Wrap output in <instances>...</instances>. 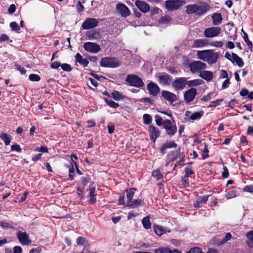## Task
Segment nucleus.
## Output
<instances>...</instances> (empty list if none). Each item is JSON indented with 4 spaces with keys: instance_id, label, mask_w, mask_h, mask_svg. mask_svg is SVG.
Segmentation results:
<instances>
[{
    "instance_id": "20",
    "label": "nucleus",
    "mask_w": 253,
    "mask_h": 253,
    "mask_svg": "<svg viewBox=\"0 0 253 253\" xmlns=\"http://www.w3.org/2000/svg\"><path fill=\"white\" fill-rule=\"evenodd\" d=\"M95 189H96V187H95V186L93 185V184L90 185L89 186V194L90 199L88 201V202L90 204H93L96 201V194L95 192Z\"/></svg>"
},
{
    "instance_id": "50",
    "label": "nucleus",
    "mask_w": 253,
    "mask_h": 253,
    "mask_svg": "<svg viewBox=\"0 0 253 253\" xmlns=\"http://www.w3.org/2000/svg\"><path fill=\"white\" fill-rule=\"evenodd\" d=\"M231 238V234L229 233H227L225 236V237L220 242L218 243V245H221L225 242L229 241Z\"/></svg>"
},
{
    "instance_id": "22",
    "label": "nucleus",
    "mask_w": 253,
    "mask_h": 253,
    "mask_svg": "<svg viewBox=\"0 0 253 253\" xmlns=\"http://www.w3.org/2000/svg\"><path fill=\"white\" fill-rule=\"evenodd\" d=\"M143 201L141 199H135L131 201L129 203H127L126 206L129 208H135L140 206H143Z\"/></svg>"
},
{
    "instance_id": "41",
    "label": "nucleus",
    "mask_w": 253,
    "mask_h": 253,
    "mask_svg": "<svg viewBox=\"0 0 253 253\" xmlns=\"http://www.w3.org/2000/svg\"><path fill=\"white\" fill-rule=\"evenodd\" d=\"M202 153H203V155H202V156H203L202 159H203L204 160L209 157V155H208L209 150L208 149V145H207V144H204V148L203 150Z\"/></svg>"
},
{
    "instance_id": "35",
    "label": "nucleus",
    "mask_w": 253,
    "mask_h": 253,
    "mask_svg": "<svg viewBox=\"0 0 253 253\" xmlns=\"http://www.w3.org/2000/svg\"><path fill=\"white\" fill-rule=\"evenodd\" d=\"M142 223L144 228L148 229L151 226V223L150 221V216H146L142 220Z\"/></svg>"
},
{
    "instance_id": "52",
    "label": "nucleus",
    "mask_w": 253,
    "mask_h": 253,
    "mask_svg": "<svg viewBox=\"0 0 253 253\" xmlns=\"http://www.w3.org/2000/svg\"><path fill=\"white\" fill-rule=\"evenodd\" d=\"M244 33V36H243V38H244V41L245 42H246L247 44L248 45H251V43L252 42H251L249 38H248V36L247 35V34L243 30H242Z\"/></svg>"
},
{
    "instance_id": "12",
    "label": "nucleus",
    "mask_w": 253,
    "mask_h": 253,
    "mask_svg": "<svg viewBox=\"0 0 253 253\" xmlns=\"http://www.w3.org/2000/svg\"><path fill=\"white\" fill-rule=\"evenodd\" d=\"M186 84V79L184 78L176 79L172 84V87L176 90H182Z\"/></svg>"
},
{
    "instance_id": "4",
    "label": "nucleus",
    "mask_w": 253,
    "mask_h": 253,
    "mask_svg": "<svg viewBox=\"0 0 253 253\" xmlns=\"http://www.w3.org/2000/svg\"><path fill=\"white\" fill-rule=\"evenodd\" d=\"M120 63L118 60L111 57H105L101 59L100 65L102 67L116 68L119 66Z\"/></svg>"
},
{
    "instance_id": "64",
    "label": "nucleus",
    "mask_w": 253,
    "mask_h": 253,
    "mask_svg": "<svg viewBox=\"0 0 253 253\" xmlns=\"http://www.w3.org/2000/svg\"><path fill=\"white\" fill-rule=\"evenodd\" d=\"M246 236L248 239L253 241V231L248 232L247 233Z\"/></svg>"
},
{
    "instance_id": "37",
    "label": "nucleus",
    "mask_w": 253,
    "mask_h": 253,
    "mask_svg": "<svg viewBox=\"0 0 253 253\" xmlns=\"http://www.w3.org/2000/svg\"><path fill=\"white\" fill-rule=\"evenodd\" d=\"M112 96L113 99L116 101H118L124 98V96L121 94L119 91L116 90H113L112 92Z\"/></svg>"
},
{
    "instance_id": "6",
    "label": "nucleus",
    "mask_w": 253,
    "mask_h": 253,
    "mask_svg": "<svg viewBox=\"0 0 253 253\" xmlns=\"http://www.w3.org/2000/svg\"><path fill=\"white\" fill-rule=\"evenodd\" d=\"M221 32V29L218 27H212L205 30L204 35L207 38H213L218 36Z\"/></svg>"
},
{
    "instance_id": "60",
    "label": "nucleus",
    "mask_w": 253,
    "mask_h": 253,
    "mask_svg": "<svg viewBox=\"0 0 253 253\" xmlns=\"http://www.w3.org/2000/svg\"><path fill=\"white\" fill-rule=\"evenodd\" d=\"M16 68L17 70H18L21 74H25L26 72V70H25V69L20 65H17Z\"/></svg>"
},
{
    "instance_id": "14",
    "label": "nucleus",
    "mask_w": 253,
    "mask_h": 253,
    "mask_svg": "<svg viewBox=\"0 0 253 253\" xmlns=\"http://www.w3.org/2000/svg\"><path fill=\"white\" fill-rule=\"evenodd\" d=\"M219 53L218 52H214L212 50H210V52L208 54L207 58L206 59V61L208 62L209 64H212L216 63L218 57Z\"/></svg>"
},
{
    "instance_id": "44",
    "label": "nucleus",
    "mask_w": 253,
    "mask_h": 253,
    "mask_svg": "<svg viewBox=\"0 0 253 253\" xmlns=\"http://www.w3.org/2000/svg\"><path fill=\"white\" fill-rule=\"evenodd\" d=\"M61 67L63 70L66 72H70L72 70L71 66L67 63H64L61 65Z\"/></svg>"
},
{
    "instance_id": "5",
    "label": "nucleus",
    "mask_w": 253,
    "mask_h": 253,
    "mask_svg": "<svg viewBox=\"0 0 253 253\" xmlns=\"http://www.w3.org/2000/svg\"><path fill=\"white\" fill-rule=\"evenodd\" d=\"M185 4V1L182 0H168L166 1V7L169 10H173Z\"/></svg>"
},
{
    "instance_id": "61",
    "label": "nucleus",
    "mask_w": 253,
    "mask_h": 253,
    "mask_svg": "<svg viewBox=\"0 0 253 253\" xmlns=\"http://www.w3.org/2000/svg\"><path fill=\"white\" fill-rule=\"evenodd\" d=\"M22 249L20 246H15L13 248V253H21Z\"/></svg>"
},
{
    "instance_id": "53",
    "label": "nucleus",
    "mask_w": 253,
    "mask_h": 253,
    "mask_svg": "<svg viewBox=\"0 0 253 253\" xmlns=\"http://www.w3.org/2000/svg\"><path fill=\"white\" fill-rule=\"evenodd\" d=\"M108 132L112 134L114 132L115 129L114 125L112 123H109L108 125Z\"/></svg>"
},
{
    "instance_id": "24",
    "label": "nucleus",
    "mask_w": 253,
    "mask_h": 253,
    "mask_svg": "<svg viewBox=\"0 0 253 253\" xmlns=\"http://www.w3.org/2000/svg\"><path fill=\"white\" fill-rule=\"evenodd\" d=\"M210 50L211 49L198 51L197 53L198 58L206 61V59L207 58L208 54L210 52Z\"/></svg>"
},
{
    "instance_id": "27",
    "label": "nucleus",
    "mask_w": 253,
    "mask_h": 253,
    "mask_svg": "<svg viewBox=\"0 0 253 253\" xmlns=\"http://www.w3.org/2000/svg\"><path fill=\"white\" fill-rule=\"evenodd\" d=\"M211 17L213 21V24L214 25H218L222 22V18L221 14L219 13H213Z\"/></svg>"
},
{
    "instance_id": "55",
    "label": "nucleus",
    "mask_w": 253,
    "mask_h": 253,
    "mask_svg": "<svg viewBox=\"0 0 253 253\" xmlns=\"http://www.w3.org/2000/svg\"><path fill=\"white\" fill-rule=\"evenodd\" d=\"M219 78L220 79H227L228 78V74L225 70H222L220 71Z\"/></svg>"
},
{
    "instance_id": "23",
    "label": "nucleus",
    "mask_w": 253,
    "mask_h": 253,
    "mask_svg": "<svg viewBox=\"0 0 253 253\" xmlns=\"http://www.w3.org/2000/svg\"><path fill=\"white\" fill-rule=\"evenodd\" d=\"M204 83V82L201 79H194L193 80H190L186 82V85L188 87H193L197 86L200 85H201Z\"/></svg>"
},
{
    "instance_id": "62",
    "label": "nucleus",
    "mask_w": 253,
    "mask_h": 253,
    "mask_svg": "<svg viewBox=\"0 0 253 253\" xmlns=\"http://www.w3.org/2000/svg\"><path fill=\"white\" fill-rule=\"evenodd\" d=\"M244 191L248 192H253V186H246L244 188Z\"/></svg>"
},
{
    "instance_id": "17",
    "label": "nucleus",
    "mask_w": 253,
    "mask_h": 253,
    "mask_svg": "<svg viewBox=\"0 0 253 253\" xmlns=\"http://www.w3.org/2000/svg\"><path fill=\"white\" fill-rule=\"evenodd\" d=\"M136 7L142 12L146 13L149 11L150 6L147 3L137 0L135 2Z\"/></svg>"
},
{
    "instance_id": "51",
    "label": "nucleus",
    "mask_w": 253,
    "mask_h": 253,
    "mask_svg": "<svg viewBox=\"0 0 253 253\" xmlns=\"http://www.w3.org/2000/svg\"><path fill=\"white\" fill-rule=\"evenodd\" d=\"M187 253H204L198 247L191 249Z\"/></svg>"
},
{
    "instance_id": "48",
    "label": "nucleus",
    "mask_w": 253,
    "mask_h": 253,
    "mask_svg": "<svg viewBox=\"0 0 253 253\" xmlns=\"http://www.w3.org/2000/svg\"><path fill=\"white\" fill-rule=\"evenodd\" d=\"M185 174L184 178H188L190 175L193 173V171L191 168H185Z\"/></svg>"
},
{
    "instance_id": "43",
    "label": "nucleus",
    "mask_w": 253,
    "mask_h": 253,
    "mask_svg": "<svg viewBox=\"0 0 253 253\" xmlns=\"http://www.w3.org/2000/svg\"><path fill=\"white\" fill-rule=\"evenodd\" d=\"M29 79L32 82H38L40 80V77L37 74H32L29 75Z\"/></svg>"
},
{
    "instance_id": "19",
    "label": "nucleus",
    "mask_w": 253,
    "mask_h": 253,
    "mask_svg": "<svg viewBox=\"0 0 253 253\" xmlns=\"http://www.w3.org/2000/svg\"><path fill=\"white\" fill-rule=\"evenodd\" d=\"M149 132L150 135L151 139L153 142H155L156 139L160 135L159 131L153 126H150L149 127Z\"/></svg>"
},
{
    "instance_id": "63",
    "label": "nucleus",
    "mask_w": 253,
    "mask_h": 253,
    "mask_svg": "<svg viewBox=\"0 0 253 253\" xmlns=\"http://www.w3.org/2000/svg\"><path fill=\"white\" fill-rule=\"evenodd\" d=\"M81 253H90L89 246L88 245H86Z\"/></svg>"
},
{
    "instance_id": "25",
    "label": "nucleus",
    "mask_w": 253,
    "mask_h": 253,
    "mask_svg": "<svg viewBox=\"0 0 253 253\" xmlns=\"http://www.w3.org/2000/svg\"><path fill=\"white\" fill-rule=\"evenodd\" d=\"M208 43V40L206 39H199L194 42L193 47L199 48L205 46Z\"/></svg>"
},
{
    "instance_id": "42",
    "label": "nucleus",
    "mask_w": 253,
    "mask_h": 253,
    "mask_svg": "<svg viewBox=\"0 0 253 253\" xmlns=\"http://www.w3.org/2000/svg\"><path fill=\"white\" fill-rule=\"evenodd\" d=\"M236 197V192L235 190H231L226 194V198L227 199H230Z\"/></svg>"
},
{
    "instance_id": "11",
    "label": "nucleus",
    "mask_w": 253,
    "mask_h": 253,
    "mask_svg": "<svg viewBox=\"0 0 253 253\" xmlns=\"http://www.w3.org/2000/svg\"><path fill=\"white\" fill-rule=\"evenodd\" d=\"M197 89L194 87L187 90L184 94V98L187 103L190 102L194 99L197 95Z\"/></svg>"
},
{
    "instance_id": "34",
    "label": "nucleus",
    "mask_w": 253,
    "mask_h": 253,
    "mask_svg": "<svg viewBox=\"0 0 253 253\" xmlns=\"http://www.w3.org/2000/svg\"><path fill=\"white\" fill-rule=\"evenodd\" d=\"M204 112L203 111L195 112L190 115V119L193 121L199 120L204 115Z\"/></svg>"
},
{
    "instance_id": "7",
    "label": "nucleus",
    "mask_w": 253,
    "mask_h": 253,
    "mask_svg": "<svg viewBox=\"0 0 253 253\" xmlns=\"http://www.w3.org/2000/svg\"><path fill=\"white\" fill-rule=\"evenodd\" d=\"M99 21L97 19L88 18L82 24V27L84 30H88L96 27Z\"/></svg>"
},
{
    "instance_id": "16",
    "label": "nucleus",
    "mask_w": 253,
    "mask_h": 253,
    "mask_svg": "<svg viewBox=\"0 0 253 253\" xmlns=\"http://www.w3.org/2000/svg\"><path fill=\"white\" fill-rule=\"evenodd\" d=\"M147 89L150 94L154 96H156L160 90L158 85L153 82H151L147 85Z\"/></svg>"
},
{
    "instance_id": "26",
    "label": "nucleus",
    "mask_w": 253,
    "mask_h": 253,
    "mask_svg": "<svg viewBox=\"0 0 253 253\" xmlns=\"http://www.w3.org/2000/svg\"><path fill=\"white\" fill-rule=\"evenodd\" d=\"M177 147V144L174 141H169L167 142L164 145L161 149V152L162 154L166 153V151L168 148H175Z\"/></svg>"
},
{
    "instance_id": "47",
    "label": "nucleus",
    "mask_w": 253,
    "mask_h": 253,
    "mask_svg": "<svg viewBox=\"0 0 253 253\" xmlns=\"http://www.w3.org/2000/svg\"><path fill=\"white\" fill-rule=\"evenodd\" d=\"M210 45L216 47H221L223 46V42L222 41H215L211 42Z\"/></svg>"
},
{
    "instance_id": "46",
    "label": "nucleus",
    "mask_w": 253,
    "mask_h": 253,
    "mask_svg": "<svg viewBox=\"0 0 253 253\" xmlns=\"http://www.w3.org/2000/svg\"><path fill=\"white\" fill-rule=\"evenodd\" d=\"M170 251L168 248H160L155 250V253H170Z\"/></svg>"
},
{
    "instance_id": "13",
    "label": "nucleus",
    "mask_w": 253,
    "mask_h": 253,
    "mask_svg": "<svg viewBox=\"0 0 253 253\" xmlns=\"http://www.w3.org/2000/svg\"><path fill=\"white\" fill-rule=\"evenodd\" d=\"M17 236L19 242L22 245H28L31 244L29 236L26 232L19 231L17 233Z\"/></svg>"
},
{
    "instance_id": "56",
    "label": "nucleus",
    "mask_w": 253,
    "mask_h": 253,
    "mask_svg": "<svg viewBox=\"0 0 253 253\" xmlns=\"http://www.w3.org/2000/svg\"><path fill=\"white\" fill-rule=\"evenodd\" d=\"M155 118L156 123L158 126H160L161 125H163L164 121L163 120V119L162 118L157 115L155 116Z\"/></svg>"
},
{
    "instance_id": "18",
    "label": "nucleus",
    "mask_w": 253,
    "mask_h": 253,
    "mask_svg": "<svg viewBox=\"0 0 253 253\" xmlns=\"http://www.w3.org/2000/svg\"><path fill=\"white\" fill-rule=\"evenodd\" d=\"M199 76L207 82L211 81L213 78V73L211 71L204 70L200 72Z\"/></svg>"
},
{
    "instance_id": "59",
    "label": "nucleus",
    "mask_w": 253,
    "mask_h": 253,
    "mask_svg": "<svg viewBox=\"0 0 253 253\" xmlns=\"http://www.w3.org/2000/svg\"><path fill=\"white\" fill-rule=\"evenodd\" d=\"M230 84V83L229 79L228 78L226 79V80L224 81V82L223 83V84H222V88L225 89V88H227L229 86Z\"/></svg>"
},
{
    "instance_id": "33",
    "label": "nucleus",
    "mask_w": 253,
    "mask_h": 253,
    "mask_svg": "<svg viewBox=\"0 0 253 253\" xmlns=\"http://www.w3.org/2000/svg\"><path fill=\"white\" fill-rule=\"evenodd\" d=\"M0 138L4 141L5 145H8L10 143L11 137L6 133H1Z\"/></svg>"
},
{
    "instance_id": "39",
    "label": "nucleus",
    "mask_w": 253,
    "mask_h": 253,
    "mask_svg": "<svg viewBox=\"0 0 253 253\" xmlns=\"http://www.w3.org/2000/svg\"><path fill=\"white\" fill-rule=\"evenodd\" d=\"M10 27L13 31L19 33L20 27L16 22H12L10 24Z\"/></svg>"
},
{
    "instance_id": "1",
    "label": "nucleus",
    "mask_w": 253,
    "mask_h": 253,
    "mask_svg": "<svg viewBox=\"0 0 253 253\" xmlns=\"http://www.w3.org/2000/svg\"><path fill=\"white\" fill-rule=\"evenodd\" d=\"M188 67L191 73L199 74L200 72L207 68V65L201 61L196 60L189 63Z\"/></svg>"
},
{
    "instance_id": "58",
    "label": "nucleus",
    "mask_w": 253,
    "mask_h": 253,
    "mask_svg": "<svg viewBox=\"0 0 253 253\" xmlns=\"http://www.w3.org/2000/svg\"><path fill=\"white\" fill-rule=\"evenodd\" d=\"M223 171L222 173V176L223 178H227L229 175L228 170L226 167H223Z\"/></svg>"
},
{
    "instance_id": "29",
    "label": "nucleus",
    "mask_w": 253,
    "mask_h": 253,
    "mask_svg": "<svg viewBox=\"0 0 253 253\" xmlns=\"http://www.w3.org/2000/svg\"><path fill=\"white\" fill-rule=\"evenodd\" d=\"M209 196H203L199 198L198 200L196 201L194 204V207L196 208L200 207L201 204H205L208 200Z\"/></svg>"
},
{
    "instance_id": "9",
    "label": "nucleus",
    "mask_w": 253,
    "mask_h": 253,
    "mask_svg": "<svg viewBox=\"0 0 253 253\" xmlns=\"http://www.w3.org/2000/svg\"><path fill=\"white\" fill-rule=\"evenodd\" d=\"M156 76L159 83L164 85L169 84L171 81V77L168 74L159 73Z\"/></svg>"
},
{
    "instance_id": "8",
    "label": "nucleus",
    "mask_w": 253,
    "mask_h": 253,
    "mask_svg": "<svg viewBox=\"0 0 253 253\" xmlns=\"http://www.w3.org/2000/svg\"><path fill=\"white\" fill-rule=\"evenodd\" d=\"M116 10L123 17H126L131 13L129 8L122 3H119L116 5Z\"/></svg>"
},
{
    "instance_id": "30",
    "label": "nucleus",
    "mask_w": 253,
    "mask_h": 253,
    "mask_svg": "<svg viewBox=\"0 0 253 253\" xmlns=\"http://www.w3.org/2000/svg\"><path fill=\"white\" fill-rule=\"evenodd\" d=\"M232 62H235L237 65H238L239 67H242L243 66L244 62L242 59L236 54L233 53L232 54Z\"/></svg>"
},
{
    "instance_id": "21",
    "label": "nucleus",
    "mask_w": 253,
    "mask_h": 253,
    "mask_svg": "<svg viewBox=\"0 0 253 253\" xmlns=\"http://www.w3.org/2000/svg\"><path fill=\"white\" fill-rule=\"evenodd\" d=\"M196 14L201 16L206 13L210 9V6L207 4H204L202 5H197Z\"/></svg>"
},
{
    "instance_id": "15",
    "label": "nucleus",
    "mask_w": 253,
    "mask_h": 253,
    "mask_svg": "<svg viewBox=\"0 0 253 253\" xmlns=\"http://www.w3.org/2000/svg\"><path fill=\"white\" fill-rule=\"evenodd\" d=\"M162 95L169 102H173L177 99V96L175 94L167 90H163Z\"/></svg>"
},
{
    "instance_id": "3",
    "label": "nucleus",
    "mask_w": 253,
    "mask_h": 253,
    "mask_svg": "<svg viewBox=\"0 0 253 253\" xmlns=\"http://www.w3.org/2000/svg\"><path fill=\"white\" fill-rule=\"evenodd\" d=\"M126 81L129 85L137 87H142L144 84L142 80L136 75H128Z\"/></svg>"
},
{
    "instance_id": "57",
    "label": "nucleus",
    "mask_w": 253,
    "mask_h": 253,
    "mask_svg": "<svg viewBox=\"0 0 253 253\" xmlns=\"http://www.w3.org/2000/svg\"><path fill=\"white\" fill-rule=\"evenodd\" d=\"M223 101V99H218L216 101H213L211 102L210 106L211 107H215L220 104L221 102Z\"/></svg>"
},
{
    "instance_id": "32",
    "label": "nucleus",
    "mask_w": 253,
    "mask_h": 253,
    "mask_svg": "<svg viewBox=\"0 0 253 253\" xmlns=\"http://www.w3.org/2000/svg\"><path fill=\"white\" fill-rule=\"evenodd\" d=\"M135 191V189L134 188H130L126 190L127 203H129L132 201Z\"/></svg>"
},
{
    "instance_id": "54",
    "label": "nucleus",
    "mask_w": 253,
    "mask_h": 253,
    "mask_svg": "<svg viewBox=\"0 0 253 253\" xmlns=\"http://www.w3.org/2000/svg\"><path fill=\"white\" fill-rule=\"evenodd\" d=\"M85 238L82 237H79L77 239V244L78 245H83L85 243Z\"/></svg>"
},
{
    "instance_id": "36",
    "label": "nucleus",
    "mask_w": 253,
    "mask_h": 253,
    "mask_svg": "<svg viewBox=\"0 0 253 253\" xmlns=\"http://www.w3.org/2000/svg\"><path fill=\"white\" fill-rule=\"evenodd\" d=\"M154 229L155 233L158 236H161L164 233H165V230L163 228V227L159 225H154Z\"/></svg>"
},
{
    "instance_id": "40",
    "label": "nucleus",
    "mask_w": 253,
    "mask_h": 253,
    "mask_svg": "<svg viewBox=\"0 0 253 253\" xmlns=\"http://www.w3.org/2000/svg\"><path fill=\"white\" fill-rule=\"evenodd\" d=\"M105 102L106 103L109 105L111 107L116 108L118 107H119V104L117 103H116L115 102L111 100H108L107 99H105Z\"/></svg>"
},
{
    "instance_id": "2",
    "label": "nucleus",
    "mask_w": 253,
    "mask_h": 253,
    "mask_svg": "<svg viewBox=\"0 0 253 253\" xmlns=\"http://www.w3.org/2000/svg\"><path fill=\"white\" fill-rule=\"evenodd\" d=\"M163 126L167 134L170 136L174 135L177 132V127L174 121L171 122L168 119L165 120Z\"/></svg>"
},
{
    "instance_id": "28",
    "label": "nucleus",
    "mask_w": 253,
    "mask_h": 253,
    "mask_svg": "<svg viewBox=\"0 0 253 253\" xmlns=\"http://www.w3.org/2000/svg\"><path fill=\"white\" fill-rule=\"evenodd\" d=\"M76 60L84 67H86L88 64V61L86 59L83 58L82 56L78 53L75 56Z\"/></svg>"
},
{
    "instance_id": "10",
    "label": "nucleus",
    "mask_w": 253,
    "mask_h": 253,
    "mask_svg": "<svg viewBox=\"0 0 253 253\" xmlns=\"http://www.w3.org/2000/svg\"><path fill=\"white\" fill-rule=\"evenodd\" d=\"M84 48L86 51L92 53H97L100 50V46L98 44L91 42L84 43Z\"/></svg>"
},
{
    "instance_id": "49",
    "label": "nucleus",
    "mask_w": 253,
    "mask_h": 253,
    "mask_svg": "<svg viewBox=\"0 0 253 253\" xmlns=\"http://www.w3.org/2000/svg\"><path fill=\"white\" fill-rule=\"evenodd\" d=\"M11 150L13 151H16L18 152H21L22 149L20 148V146L18 144H15L11 146Z\"/></svg>"
},
{
    "instance_id": "31",
    "label": "nucleus",
    "mask_w": 253,
    "mask_h": 253,
    "mask_svg": "<svg viewBox=\"0 0 253 253\" xmlns=\"http://www.w3.org/2000/svg\"><path fill=\"white\" fill-rule=\"evenodd\" d=\"M197 5L196 4H189L186 6V12L188 14H196Z\"/></svg>"
},
{
    "instance_id": "38",
    "label": "nucleus",
    "mask_w": 253,
    "mask_h": 253,
    "mask_svg": "<svg viewBox=\"0 0 253 253\" xmlns=\"http://www.w3.org/2000/svg\"><path fill=\"white\" fill-rule=\"evenodd\" d=\"M152 175L157 180H159L163 177V174L158 169L154 171L152 173Z\"/></svg>"
},
{
    "instance_id": "45",
    "label": "nucleus",
    "mask_w": 253,
    "mask_h": 253,
    "mask_svg": "<svg viewBox=\"0 0 253 253\" xmlns=\"http://www.w3.org/2000/svg\"><path fill=\"white\" fill-rule=\"evenodd\" d=\"M143 118L144 119V123L145 124L148 125L151 123L152 119L150 115L145 114L143 115Z\"/></svg>"
}]
</instances>
